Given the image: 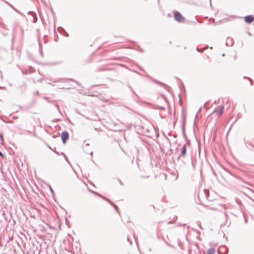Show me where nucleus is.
Returning a JSON list of instances; mask_svg holds the SVG:
<instances>
[{
  "mask_svg": "<svg viewBox=\"0 0 254 254\" xmlns=\"http://www.w3.org/2000/svg\"><path fill=\"white\" fill-rule=\"evenodd\" d=\"M175 19L179 22H184L185 21V18L181 15V14L177 11H175L173 12Z\"/></svg>",
  "mask_w": 254,
  "mask_h": 254,
  "instance_id": "1",
  "label": "nucleus"
},
{
  "mask_svg": "<svg viewBox=\"0 0 254 254\" xmlns=\"http://www.w3.org/2000/svg\"><path fill=\"white\" fill-rule=\"evenodd\" d=\"M61 138L64 144H65L69 138V134L66 131H64L61 134Z\"/></svg>",
  "mask_w": 254,
  "mask_h": 254,
  "instance_id": "2",
  "label": "nucleus"
},
{
  "mask_svg": "<svg viewBox=\"0 0 254 254\" xmlns=\"http://www.w3.org/2000/svg\"><path fill=\"white\" fill-rule=\"evenodd\" d=\"M246 23L251 24L254 21V17L252 15H247L244 17Z\"/></svg>",
  "mask_w": 254,
  "mask_h": 254,
  "instance_id": "3",
  "label": "nucleus"
},
{
  "mask_svg": "<svg viewBox=\"0 0 254 254\" xmlns=\"http://www.w3.org/2000/svg\"><path fill=\"white\" fill-rule=\"evenodd\" d=\"M186 146L184 145L183 146L182 150L181 151V154H182V155L184 156L186 155Z\"/></svg>",
  "mask_w": 254,
  "mask_h": 254,
  "instance_id": "4",
  "label": "nucleus"
},
{
  "mask_svg": "<svg viewBox=\"0 0 254 254\" xmlns=\"http://www.w3.org/2000/svg\"><path fill=\"white\" fill-rule=\"evenodd\" d=\"M215 250L213 249H210L208 250L207 254H214Z\"/></svg>",
  "mask_w": 254,
  "mask_h": 254,
  "instance_id": "5",
  "label": "nucleus"
},
{
  "mask_svg": "<svg viewBox=\"0 0 254 254\" xmlns=\"http://www.w3.org/2000/svg\"><path fill=\"white\" fill-rule=\"evenodd\" d=\"M223 248H225V251L223 253V254H227L228 253V249L227 247H225V246L223 245Z\"/></svg>",
  "mask_w": 254,
  "mask_h": 254,
  "instance_id": "6",
  "label": "nucleus"
},
{
  "mask_svg": "<svg viewBox=\"0 0 254 254\" xmlns=\"http://www.w3.org/2000/svg\"><path fill=\"white\" fill-rule=\"evenodd\" d=\"M244 78H245V79H248L250 81V82H251V84L252 85H253V81L252 80V79H251L250 78H249V77H247V76H244Z\"/></svg>",
  "mask_w": 254,
  "mask_h": 254,
  "instance_id": "7",
  "label": "nucleus"
},
{
  "mask_svg": "<svg viewBox=\"0 0 254 254\" xmlns=\"http://www.w3.org/2000/svg\"><path fill=\"white\" fill-rule=\"evenodd\" d=\"M223 170H224V171H225V172L227 174H229V172H228L227 170H226L224 167L223 168Z\"/></svg>",
  "mask_w": 254,
  "mask_h": 254,
  "instance_id": "8",
  "label": "nucleus"
},
{
  "mask_svg": "<svg viewBox=\"0 0 254 254\" xmlns=\"http://www.w3.org/2000/svg\"><path fill=\"white\" fill-rule=\"evenodd\" d=\"M0 156H3V154H2L1 152H0Z\"/></svg>",
  "mask_w": 254,
  "mask_h": 254,
  "instance_id": "9",
  "label": "nucleus"
},
{
  "mask_svg": "<svg viewBox=\"0 0 254 254\" xmlns=\"http://www.w3.org/2000/svg\"><path fill=\"white\" fill-rule=\"evenodd\" d=\"M245 222H246V223H247V219H245Z\"/></svg>",
  "mask_w": 254,
  "mask_h": 254,
  "instance_id": "10",
  "label": "nucleus"
},
{
  "mask_svg": "<svg viewBox=\"0 0 254 254\" xmlns=\"http://www.w3.org/2000/svg\"><path fill=\"white\" fill-rule=\"evenodd\" d=\"M224 237H225V234L223 233V237L224 238Z\"/></svg>",
  "mask_w": 254,
  "mask_h": 254,
  "instance_id": "11",
  "label": "nucleus"
},
{
  "mask_svg": "<svg viewBox=\"0 0 254 254\" xmlns=\"http://www.w3.org/2000/svg\"><path fill=\"white\" fill-rule=\"evenodd\" d=\"M226 45H228V43H227V42H226Z\"/></svg>",
  "mask_w": 254,
  "mask_h": 254,
  "instance_id": "12",
  "label": "nucleus"
}]
</instances>
